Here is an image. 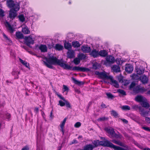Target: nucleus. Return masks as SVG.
<instances>
[{
    "mask_svg": "<svg viewBox=\"0 0 150 150\" xmlns=\"http://www.w3.org/2000/svg\"><path fill=\"white\" fill-rule=\"evenodd\" d=\"M46 61H43L44 64L47 67L52 69L53 68L52 65H58L61 67L66 69V63L64 62L62 59H59L54 56L49 57H45Z\"/></svg>",
    "mask_w": 150,
    "mask_h": 150,
    "instance_id": "f257e3e1",
    "label": "nucleus"
},
{
    "mask_svg": "<svg viewBox=\"0 0 150 150\" xmlns=\"http://www.w3.org/2000/svg\"><path fill=\"white\" fill-rule=\"evenodd\" d=\"M100 144L102 146H107L111 148H112L115 150H129V148L128 146L126 145L123 144V146H121L123 147H121L119 146H117L114 145L112 143L107 140L104 141H101L100 142Z\"/></svg>",
    "mask_w": 150,
    "mask_h": 150,
    "instance_id": "f03ea898",
    "label": "nucleus"
},
{
    "mask_svg": "<svg viewBox=\"0 0 150 150\" xmlns=\"http://www.w3.org/2000/svg\"><path fill=\"white\" fill-rule=\"evenodd\" d=\"M6 5L7 6L11 8V9H13L15 11H18L20 8L19 4L17 3H15L13 0H7L6 1Z\"/></svg>",
    "mask_w": 150,
    "mask_h": 150,
    "instance_id": "7ed1b4c3",
    "label": "nucleus"
},
{
    "mask_svg": "<svg viewBox=\"0 0 150 150\" xmlns=\"http://www.w3.org/2000/svg\"><path fill=\"white\" fill-rule=\"evenodd\" d=\"M105 130L106 132L109 134V136L110 138H118L120 137L119 136L116 134L113 128H106L105 129Z\"/></svg>",
    "mask_w": 150,
    "mask_h": 150,
    "instance_id": "20e7f679",
    "label": "nucleus"
},
{
    "mask_svg": "<svg viewBox=\"0 0 150 150\" xmlns=\"http://www.w3.org/2000/svg\"><path fill=\"white\" fill-rule=\"evenodd\" d=\"M96 75H98V77L103 79H110L111 76L107 75V73L105 71L100 72L96 71L95 72Z\"/></svg>",
    "mask_w": 150,
    "mask_h": 150,
    "instance_id": "39448f33",
    "label": "nucleus"
},
{
    "mask_svg": "<svg viewBox=\"0 0 150 150\" xmlns=\"http://www.w3.org/2000/svg\"><path fill=\"white\" fill-rule=\"evenodd\" d=\"M25 43L28 47H31L30 46V44H33L34 43V41L33 40L32 37L30 36H26L25 38Z\"/></svg>",
    "mask_w": 150,
    "mask_h": 150,
    "instance_id": "423d86ee",
    "label": "nucleus"
},
{
    "mask_svg": "<svg viewBox=\"0 0 150 150\" xmlns=\"http://www.w3.org/2000/svg\"><path fill=\"white\" fill-rule=\"evenodd\" d=\"M133 90L134 93H138L144 92L145 90L143 87H142L140 85H138L134 87Z\"/></svg>",
    "mask_w": 150,
    "mask_h": 150,
    "instance_id": "0eeeda50",
    "label": "nucleus"
},
{
    "mask_svg": "<svg viewBox=\"0 0 150 150\" xmlns=\"http://www.w3.org/2000/svg\"><path fill=\"white\" fill-rule=\"evenodd\" d=\"M72 70L73 71H77L85 72L89 71V69L85 67L75 66L72 68Z\"/></svg>",
    "mask_w": 150,
    "mask_h": 150,
    "instance_id": "6e6552de",
    "label": "nucleus"
},
{
    "mask_svg": "<svg viewBox=\"0 0 150 150\" xmlns=\"http://www.w3.org/2000/svg\"><path fill=\"white\" fill-rule=\"evenodd\" d=\"M18 11H15L13 9H10L9 11V18L13 20L17 16V13L16 12Z\"/></svg>",
    "mask_w": 150,
    "mask_h": 150,
    "instance_id": "1a4fd4ad",
    "label": "nucleus"
},
{
    "mask_svg": "<svg viewBox=\"0 0 150 150\" xmlns=\"http://www.w3.org/2000/svg\"><path fill=\"white\" fill-rule=\"evenodd\" d=\"M5 25L9 32L11 33H13L15 31V29L11 26L10 23L6 21L5 23Z\"/></svg>",
    "mask_w": 150,
    "mask_h": 150,
    "instance_id": "9d476101",
    "label": "nucleus"
},
{
    "mask_svg": "<svg viewBox=\"0 0 150 150\" xmlns=\"http://www.w3.org/2000/svg\"><path fill=\"white\" fill-rule=\"evenodd\" d=\"M107 62L109 64H113L115 61L114 57L112 55L107 56L106 58Z\"/></svg>",
    "mask_w": 150,
    "mask_h": 150,
    "instance_id": "9b49d317",
    "label": "nucleus"
},
{
    "mask_svg": "<svg viewBox=\"0 0 150 150\" xmlns=\"http://www.w3.org/2000/svg\"><path fill=\"white\" fill-rule=\"evenodd\" d=\"M125 71L128 73H131L133 70V66L130 64H128L126 65Z\"/></svg>",
    "mask_w": 150,
    "mask_h": 150,
    "instance_id": "f8f14e48",
    "label": "nucleus"
},
{
    "mask_svg": "<svg viewBox=\"0 0 150 150\" xmlns=\"http://www.w3.org/2000/svg\"><path fill=\"white\" fill-rule=\"evenodd\" d=\"M81 50L84 53H89L91 51L90 47L88 45H82L81 47Z\"/></svg>",
    "mask_w": 150,
    "mask_h": 150,
    "instance_id": "ddd939ff",
    "label": "nucleus"
},
{
    "mask_svg": "<svg viewBox=\"0 0 150 150\" xmlns=\"http://www.w3.org/2000/svg\"><path fill=\"white\" fill-rule=\"evenodd\" d=\"M139 78L141 82L143 84H146L148 82V78L145 74H144L142 76H140Z\"/></svg>",
    "mask_w": 150,
    "mask_h": 150,
    "instance_id": "4468645a",
    "label": "nucleus"
},
{
    "mask_svg": "<svg viewBox=\"0 0 150 150\" xmlns=\"http://www.w3.org/2000/svg\"><path fill=\"white\" fill-rule=\"evenodd\" d=\"M90 55L93 58H96L99 56V52L96 49H94L91 51Z\"/></svg>",
    "mask_w": 150,
    "mask_h": 150,
    "instance_id": "2eb2a0df",
    "label": "nucleus"
},
{
    "mask_svg": "<svg viewBox=\"0 0 150 150\" xmlns=\"http://www.w3.org/2000/svg\"><path fill=\"white\" fill-rule=\"evenodd\" d=\"M67 54V57L69 58H73L75 57V52L73 50L68 51Z\"/></svg>",
    "mask_w": 150,
    "mask_h": 150,
    "instance_id": "dca6fc26",
    "label": "nucleus"
},
{
    "mask_svg": "<svg viewBox=\"0 0 150 150\" xmlns=\"http://www.w3.org/2000/svg\"><path fill=\"white\" fill-rule=\"evenodd\" d=\"M39 48L42 52H45L47 51V47L45 45L41 44L39 46Z\"/></svg>",
    "mask_w": 150,
    "mask_h": 150,
    "instance_id": "f3484780",
    "label": "nucleus"
},
{
    "mask_svg": "<svg viewBox=\"0 0 150 150\" xmlns=\"http://www.w3.org/2000/svg\"><path fill=\"white\" fill-rule=\"evenodd\" d=\"M110 79L112 83L111 84L112 85L115 87L118 88L119 87V85L118 82L115 80H114L112 77L111 76Z\"/></svg>",
    "mask_w": 150,
    "mask_h": 150,
    "instance_id": "a211bd4d",
    "label": "nucleus"
},
{
    "mask_svg": "<svg viewBox=\"0 0 150 150\" xmlns=\"http://www.w3.org/2000/svg\"><path fill=\"white\" fill-rule=\"evenodd\" d=\"M108 54V52L105 50H101L99 52V56L100 55L103 57L107 56Z\"/></svg>",
    "mask_w": 150,
    "mask_h": 150,
    "instance_id": "6ab92c4d",
    "label": "nucleus"
},
{
    "mask_svg": "<svg viewBox=\"0 0 150 150\" xmlns=\"http://www.w3.org/2000/svg\"><path fill=\"white\" fill-rule=\"evenodd\" d=\"M66 122V117L65 118L63 121L61 123L60 125V126L61 128L60 131H61L62 133L63 134H64V128Z\"/></svg>",
    "mask_w": 150,
    "mask_h": 150,
    "instance_id": "aec40b11",
    "label": "nucleus"
},
{
    "mask_svg": "<svg viewBox=\"0 0 150 150\" xmlns=\"http://www.w3.org/2000/svg\"><path fill=\"white\" fill-rule=\"evenodd\" d=\"M139 110L140 114L144 117H145L148 114V112L147 111H145L144 109L141 107H140L139 108Z\"/></svg>",
    "mask_w": 150,
    "mask_h": 150,
    "instance_id": "412c9836",
    "label": "nucleus"
},
{
    "mask_svg": "<svg viewBox=\"0 0 150 150\" xmlns=\"http://www.w3.org/2000/svg\"><path fill=\"white\" fill-rule=\"evenodd\" d=\"M93 145L89 144L86 145L84 146L83 149L81 150H93Z\"/></svg>",
    "mask_w": 150,
    "mask_h": 150,
    "instance_id": "4be33fe9",
    "label": "nucleus"
},
{
    "mask_svg": "<svg viewBox=\"0 0 150 150\" xmlns=\"http://www.w3.org/2000/svg\"><path fill=\"white\" fill-rule=\"evenodd\" d=\"M16 38L18 39L24 38V36L23 34L19 31L16 32Z\"/></svg>",
    "mask_w": 150,
    "mask_h": 150,
    "instance_id": "5701e85b",
    "label": "nucleus"
},
{
    "mask_svg": "<svg viewBox=\"0 0 150 150\" xmlns=\"http://www.w3.org/2000/svg\"><path fill=\"white\" fill-rule=\"evenodd\" d=\"M112 69L115 72H118L120 71V68L118 66L116 65L113 66L111 67Z\"/></svg>",
    "mask_w": 150,
    "mask_h": 150,
    "instance_id": "b1692460",
    "label": "nucleus"
},
{
    "mask_svg": "<svg viewBox=\"0 0 150 150\" xmlns=\"http://www.w3.org/2000/svg\"><path fill=\"white\" fill-rule=\"evenodd\" d=\"M19 60L20 62L24 66L28 68H30L29 64L26 61L22 60L20 58H19Z\"/></svg>",
    "mask_w": 150,
    "mask_h": 150,
    "instance_id": "393cba45",
    "label": "nucleus"
},
{
    "mask_svg": "<svg viewBox=\"0 0 150 150\" xmlns=\"http://www.w3.org/2000/svg\"><path fill=\"white\" fill-rule=\"evenodd\" d=\"M54 48L56 50L61 51L63 50V47L61 45L59 44H57L55 45Z\"/></svg>",
    "mask_w": 150,
    "mask_h": 150,
    "instance_id": "a878e982",
    "label": "nucleus"
},
{
    "mask_svg": "<svg viewBox=\"0 0 150 150\" xmlns=\"http://www.w3.org/2000/svg\"><path fill=\"white\" fill-rule=\"evenodd\" d=\"M72 80L75 84L79 86L83 85L84 84V83L83 82L77 80L74 77L72 78Z\"/></svg>",
    "mask_w": 150,
    "mask_h": 150,
    "instance_id": "bb28decb",
    "label": "nucleus"
},
{
    "mask_svg": "<svg viewBox=\"0 0 150 150\" xmlns=\"http://www.w3.org/2000/svg\"><path fill=\"white\" fill-rule=\"evenodd\" d=\"M135 100L139 102H142L144 100L143 97L142 96L138 95L135 98Z\"/></svg>",
    "mask_w": 150,
    "mask_h": 150,
    "instance_id": "cd10ccee",
    "label": "nucleus"
},
{
    "mask_svg": "<svg viewBox=\"0 0 150 150\" xmlns=\"http://www.w3.org/2000/svg\"><path fill=\"white\" fill-rule=\"evenodd\" d=\"M72 46L74 48L79 47L81 45L79 42L78 41L72 42Z\"/></svg>",
    "mask_w": 150,
    "mask_h": 150,
    "instance_id": "c85d7f7f",
    "label": "nucleus"
},
{
    "mask_svg": "<svg viewBox=\"0 0 150 150\" xmlns=\"http://www.w3.org/2000/svg\"><path fill=\"white\" fill-rule=\"evenodd\" d=\"M144 72V69L142 68H139L136 69V72L137 74L140 75L143 74Z\"/></svg>",
    "mask_w": 150,
    "mask_h": 150,
    "instance_id": "c756f323",
    "label": "nucleus"
},
{
    "mask_svg": "<svg viewBox=\"0 0 150 150\" xmlns=\"http://www.w3.org/2000/svg\"><path fill=\"white\" fill-rule=\"evenodd\" d=\"M100 141H99L98 140H95L93 142V145L94 148L95 147H97L99 146V145H101L100 144Z\"/></svg>",
    "mask_w": 150,
    "mask_h": 150,
    "instance_id": "7c9ffc66",
    "label": "nucleus"
},
{
    "mask_svg": "<svg viewBox=\"0 0 150 150\" xmlns=\"http://www.w3.org/2000/svg\"><path fill=\"white\" fill-rule=\"evenodd\" d=\"M22 31L24 34H28L30 33V31L27 27L22 28Z\"/></svg>",
    "mask_w": 150,
    "mask_h": 150,
    "instance_id": "2f4dec72",
    "label": "nucleus"
},
{
    "mask_svg": "<svg viewBox=\"0 0 150 150\" xmlns=\"http://www.w3.org/2000/svg\"><path fill=\"white\" fill-rule=\"evenodd\" d=\"M3 37L4 39L7 42H9L10 43H12V41L11 40L10 38H8L6 35L4 33L2 34Z\"/></svg>",
    "mask_w": 150,
    "mask_h": 150,
    "instance_id": "473e14b6",
    "label": "nucleus"
},
{
    "mask_svg": "<svg viewBox=\"0 0 150 150\" xmlns=\"http://www.w3.org/2000/svg\"><path fill=\"white\" fill-rule=\"evenodd\" d=\"M78 57L80 60H81L85 59L86 57V56L83 53H79L78 55Z\"/></svg>",
    "mask_w": 150,
    "mask_h": 150,
    "instance_id": "72a5a7b5",
    "label": "nucleus"
},
{
    "mask_svg": "<svg viewBox=\"0 0 150 150\" xmlns=\"http://www.w3.org/2000/svg\"><path fill=\"white\" fill-rule=\"evenodd\" d=\"M111 114L112 116H113L115 118H117L119 117L118 114L114 110H112L111 111Z\"/></svg>",
    "mask_w": 150,
    "mask_h": 150,
    "instance_id": "f704fd0d",
    "label": "nucleus"
},
{
    "mask_svg": "<svg viewBox=\"0 0 150 150\" xmlns=\"http://www.w3.org/2000/svg\"><path fill=\"white\" fill-rule=\"evenodd\" d=\"M142 103L141 105L143 107L148 108L149 107V104L144 100Z\"/></svg>",
    "mask_w": 150,
    "mask_h": 150,
    "instance_id": "c9c22d12",
    "label": "nucleus"
},
{
    "mask_svg": "<svg viewBox=\"0 0 150 150\" xmlns=\"http://www.w3.org/2000/svg\"><path fill=\"white\" fill-rule=\"evenodd\" d=\"M133 120L139 125H141L142 123L140 122L141 119L139 117L137 116L134 117Z\"/></svg>",
    "mask_w": 150,
    "mask_h": 150,
    "instance_id": "e433bc0d",
    "label": "nucleus"
},
{
    "mask_svg": "<svg viewBox=\"0 0 150 150\" xmlns=\"http://www.w3.org/2000/svg\"><path fill=\"white\" fill-rule=\"evenodd\" d=\"M112 142L117 144L118 145H119L120 146H122L123 144H124L122 142L120 141H117L116 140H112Z\"/></svg>",
    "mask_w": 150,
    "mask_h": 150,
    "instance_id": "4c0bfd02",
    "label": "nucleus"
},
{
    "mask_svg": "<svg viewBox=\"0 0 150 150\" xmlns=\"http://www.w3.org/2000/svg\"><path fill=\"white\" fill-rule=\"evenodd\" d=\"M117 92L123 96L126 95V93L125 91L122 89H118L117 90Z\"/></svg>",
    "mask_w": 150,
    "mask_h": 150,
    "instance_id": "58836bf2",
    "label": "nucleus"
},
{
    "mask_svg": "<svg viewBox=\"0 0 150 150\" xmlns=\"http://www.w3.org/2000/svg\"><path fill=\"white\" fill-rule=\"evenodd\" d=\"M19 20L21 22H23L25 21V18L23 14L20 15L18 16Z\"/></svg>",
    "mask_w": 150,
    "mask_h": 150,
    "instance_id": "ea45409f",
    "label": "nucleus"
},
{
    "mask_svg": "<svg viewBox=\"0 0 150 150\" xmlns=\"http://www.w3.org/2000/svg\"><path fill=\"white\" fill-rule=\"evenodd\" d=\"M5 116L6 117V119L8 121H9L11 120V115L10 113H7L5 114Z\"/></svg>",
    "mask_w": 150,
    "mask_h": 150,
    "instance_id": "a19ab883",
    "label": "nucleus"
},
{
    "mask_svg": "<svg viewBox=\"0 0 150 150\" xmlns=\"http://www.w3.org/2000/svg\"><path fill=\"white\" fill-rule=\"evenodd\" d=\"M80 60L79 58H76L74 59L73 62L76 65L78 64L80 62Z\"/></svg>",
    "mask_w": 150,
    "mask_h": 150,
    "instance_id": "79ce46f5",
    "label": "nucleus"
},
{
    "mask_svg": "<svg viewBox=\"0 0 150 150\" xmlns=\"http://www.w3.org/2000/svg\"><path fill=\"white\" fill-rule=\"evenodd\" d=\"M55 94L58 96V97L61 99L62 100L66 102V100L64 97L62 96V95L60 94L59 93L56 92Z\"/></svg>",
    "mask_w": 150,
    "mask_h": 150,
    "instance_id": "37998d69",
    "label": "nucleus"
},
{
    "mask_svg": "<svg viewBox=\"0 0 150 150\" xmlns=\"http://www.w3.org/2000/svg\"><path fill=\"white\" fill-rule=\"evenodd\" d=\"M71 47L72 46L71 44L66 42V50H67L68 51L71 50Z\"/></svg>",
    "mask_w": 150,
    "mask_h": 150,
    "instance_id": "c03bdc74",
    "label": "nucleus"
},
{
    "mask_svg": "<svg viewBox=\"0 0 150 150\" xmlns=\"http://www.w3.org/2000/svg\"><path fill=\"white\" fill-rule=\"evenodd\" d=\"M122 109L124 110H130V107L128 105H125L122 106Z\"/></svg>",
    "mask_w": 150,
    "mask_h": 150,
    "instance_id": "a18cd8bd",
    "label": "nucleus"
},
{
    "mask_svg": "<svg viewBox=\"0 0 150 150\" xmlns=\"http://www.w3.org/2000/svg\"><path fill=\"white\" fill-rule=\"evenodd\" d=\"M106 95L108 98H111L112 99L114 98V96L110 93H107Z\"/></svg>",
    "mask_w": 150,
    "mask_h": 150,
    "instance_id": "49530a36",
    "label": "nucleus"
},
{
    "mask_svg": "<svg viewBox=\"0 0 150 150\" xmlns=\"http://www.w3.org/2000/svg\"><path fill=\"white\" fill-rule=\"evenodd\" d=\"M108 118L104 117L98 118V119L97 120L98 121H104L105 120H108Z\"/></svg>",
    "mask_w": 150,
    "mask_h": 150,
    "instance_id": "de8ad7c7",
    "label": "nucleus"
},
{
    "mask_svg": "<svg viewBox=\"0 0 150 150\" xmlns=\"http://www.w3.org/2000/svg\"><path fill=\"white\" fill-rule=\"evenodd\" d=\"M4 13V11L2 9L0 8V17H4L5 16Z\"/></svg>",
    "mask_w": 150,
    "mask_h": 150,
    "instance_id": "09e8293b",
    "label": "nucleus"
},
{
    "mask_svg": "<svg viewBox=\"0 0 150 150\" xmlns=\"http://www.w3.org/2000/svg\"><path fill=\"white\" fill-rule=\"evenodd\" d=\"M135 82H132L130 84L129 86V88L130 89H131L132 88H133L134 87H135Z\"/></svg>",
    "mask_w": 150,
    "mask_h": 150,
    "instance_id": "8fccbe9b",
    "label": "nucleus"
},
{
    "mask_svg": "<svg viewBox=\"0 0 150 150\" xmlns=\"http://www.w3.org/2000/svg\"><path fill=\"white\" fill-rule=\"evenodd\" d=\"M81 124L80 122H77L74 125V127L76 128H79L81 126Z\"/></svg>",
    "mask_w": 150,
    "mask_h": 150,
    "instance_id": "3c124183",
    "label": "nucleus"
},
{
    "mask_svg": "<svg viewBox=\"0 0 150 150\" xmlns=\"http://www.w3.org/2000/svg\"><path fill=\"white\" fill-rule=\"evenodd\" d=\"M65 103L63 102L62 100H60L59 102V105L61 106L62 107L65 105Z\"/></svg>",
    "mask_w": 150,
    "mask_h": 150,
    "instance_id": "603ef678",
    "label": "nucleus"
},
{
    "mask_svg": "<svg viewBox=\"0 0 150 150\" xmlns=\"http://www.w3.org/2000/svg\"><path fill=\"white\" fill-rule=\"evenodd\" d=\"M142 129L144 130L147 131H149L150 132V129L149 127L142 126Z\"/></svg>",
    "mask_w": 150,
    "mask_h": 150,
    "instance_id": "864d4df0",
    "label": "nucleus"
},
{
    "mask_svg": "<svg viewBox=\"0 0 150 150\" xmlns=\"http://www.w3.org/2000/svg\"><path fill=\"white\" fill-rule=\"evenodd\" d=\"M140 107H139L138 105H134L132 106V108L134 110H137L138 109H139V108Z\"/></svg>",
    "mask_w": 150,
    "mask_h": 150,
    "instance_id": "5fc2aeb1",
    "label": "nucleus"
},
{
    "mask_svg": "<svg viewBox=\"0 0 150 150\" xmlns=\"http://www.w3.org/2000/svg\"><path fill=\"white\" fill-rule=\"evenodd\" d=\"M66 107L69 109H71L72 107L70 103L67 101L66 100Z\"/></svg>",
    "mask_w": 150,
    "mask_h": 150,
    "instance_id": "6e6d98bb",
    "label": "nucleus"
},
{
    "mask_svg": "<svg viewBox=\"0 0 150 150\" xmlns=\"http://www.w3.org/2000/svg\"><path fill=\"white\" fill-rule=\"evenodd\" d=\"M54 44L53 43H52V44H49L47 45L49 49H51L54 47Z\"/></svg>",
    "mask_w": 150,
    "mask_h": 150,
    "instance_id": "4d7b16f0",
    "label": "nucleus"
},
{
    "mask_svg": "<svg viewBox=\"0 0 150 150\" xmlns=\"http://www.w3.org/2000/svg\"><path fill=\"white\" fill-rule=\"evenodd\" d=\"M101 108H107L106 105L103 102H102L100 105Z\"/></svg>",
    "mask_w": 150,
    "mask_h": 150,
    "instance_id": "13d9d810",
    "label": "nucleus"
},
{
    "mask_svg": "<svg viewBox=\"0 0 150 150\" xmlns=\"http://www.w3.org/2000/svg\"><path fill=\"white\" fill-rule=\"evenodd\" d=\"M29 148L28 145H26L22 148L21 150H29Z\"/></svg>",
    "mask_w": 150,
    "mask_h": 150,
    "instance_id": "bf43d9fd",
    "label": "nucleus"
},
{
    "mask_svg": "<svg viewBox=\"0 0 150 150\" xmlns=\"http://www.w3.org/2000/svg\"><path fill=\"white\" fill-rule=\"evenodd\" d=\"M145 120L147 123L150 124V117H146Z\"/></svg>",
    "mask_w": 150,
    "mask_h": 150,
    "instance_id": "052dcab7",
    "label": "nucleus"
},
{
    "mask_svg": "<svg viewBox=\"0 0 150 150\" xmlns=\"http://www.w3.org/2000/svg\"><path fill=\"white\" fill-rule=\"evenodd\" d=\"M52 111L53 110H52L51 111L50 115V117L51 120H52L53 119L54 117V115H52Z\"/></svg>",
    "mask_w": 150,
    "mask_h": 150,
    "instance_id": "680f3d73",
    "label": "nucleus"
},
{
    "mask_svg": "<svg viewBox=\"0 0 150 150\" xmlns=\"http://www.w3.org/2000/svg\"><path fill=\"white\" fill-rule=\"evenodd\" d=\"M121 120L122 121V122L126 123V124H127L128 123V121L126 120L125 119H121Z\"/></svg>",
    "mask_w": 150,
    "mask_h": 150,
    "instance_id": "e2e57ef3",
    "label": "nucleus"
},
{
    "mask_svg": "<svg viewBox=\"0 0 150 150\" xmlns=\"http://www.w3.org/2000/svg\"><path fill=\"white\" fill-rule=\"evenodd\" d=\"M77 143H78V142H77V140H76L75 139H74L71 142V144H76Z\"/></svg>",
    "mask_w": 150,
    "mask_h": 150,
    "instance_id": "0e129e2a",
    "label": "nucleus"
},
{
    "mask_svg": "<svg viewBox=\"0 0 150 150\" xmlns=\"http://www.w3.org/2000/svg\"><path fill=\"white\" fill-rule=\"evenodd\" d=\"M93 68L94 69H96L98 68L97 65L95 64H93Z\"/></svg>",
    "mask_w": 150,
    "mask_h": 150,
    "instance_id": "69168bd1",
    "label": "nucleus"
},
{
    "mask_svg": "<svg viewBox=\"0 0 150 150\" xmlns=\"http://www.w3.org/2000/svg\"><path fill=\"white\" fill-rule=\"evenodd\" d=\"M21 47L26 50H28V48L25 45L21 46Z\"/></svg>",
    "mask_w": 150,
    "mask_h": 150,
    "instance_id": "338daca9",
    "label": "nucleus"
},
{
    "mask_svg": "<svg viewBox=\"0 0 150 150\" xmlns=\"http://www.w3.org/2000/svg\"><path fill=\"white\" fill-rule=\"evenodd\" d=\"M39 109L37 107H35L34 109V111L36 112H38Z\"/></svg>",
    "mask_w": 150,
    "mask_h": 150,
    "instance_id": "774afa93",
    "label": "nucleus"
}]
</instances>
